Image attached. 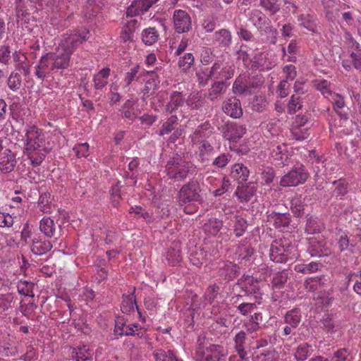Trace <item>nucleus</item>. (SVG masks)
Returning a JSON list of instances; mask_svg holds the SVG:
<instances>
[{
    "label": "nucleus",
    "instance_id": "47",
    "mask_svg": "<svg viewBox=\"0 0 361 361\" xmlns=\"http://www.w3.org/2000/svg\"><path fill=\"white\" fill-rule=\"evenodd\" d=\"M184 102V98L181 93L173 92L170 97V102L167 105V110L173 111L182 106Z\"/></svg>",
    "mask_w": 361,
    "mask_h": 361
},
{
    "label": "nucleus",
    "instance_id": "19",
    "mask_svg": "<svg viewBox=\"0 0 361 361\" xmlns=\"http://www.w3.org/2000/svg\"><path fill=\"white\" fill-rule=\"evenodd\" d=\"M327 99L332 104L334 110L338 114L341 119L347 121L348 119V114L342 111L345 106L344 97L334 92Z\"/></svg>",
    "mask_w": 361,
    "mask_h": 361
},
{
    "label": "nucleus",
    "instance_id": "34",
    "mask_svg": "<svg viewBox=\"0 0 361 361\" xmlns=\"http://www.w3.org/2000/svg\"><path fill=\"white\" fill-rule=\"evenodd\" d=\"M238 272V267L231 262H226L220 269V274L226 280L231 281L235 278Z\"/></svg>",
    "mask_w": 361,
    "mask_h": 361
},
{
    "label": "nucleus",
    "instance_id": "16",
    "mask_svg": "<svg viewBox=\"0 0 361 361\" xmlns=\"http://www.w3.org/2000/svg\"><path fill=\"white\" fill-rule=\"evenodd\" d=\"M307 251L311 257H324L331 254V250L324 241H318L316 239L310 240Z\"/></svg>",
    "mask_w": 361,
    "mask_h": 361
},
{
    "label": "nucleus",
    "instance_id": "42",
    "mask_svg": "<svg viewBox=\"0 0 361 361\" xmlns=\"http://www.w3.org/2000/svg\"><path fill=\"white\" fill-rule=\"evenodd\" d=\"M301 320V314L299 310L293 309L288 311L284 317L285 322L292 328L295 329Z\"/></svg>",
    "mask_w": 361,
    "mask_h": 361
},
{
    "label": "nucleus",
    "instance_id": "29",
    "mask_svg": "<svg viewBox=\"0 0 361 361\" xmlns=\"http://www.w3.org/2000/svg\"><path fill=\"white\" fill-rule=\"evenodd\" d=\"M249 20L258 30L264 29L266 24L268 25L269 23L265 15L257 9L252 10L249 13Z\"/></svg>",
    "mask_w": 361,
    "mask_h": 361
},
{
    "label": "nucleus",
    "instance_id": "26",
    "mask_svg": "<svg viewBox=\"0 0 361 361\" xmlns=\"http://www.w3.org/2000/svg\"><path fill=\"white\" fill-rule=\"evenodd\" d=\"M212 133L211 126L209 123H204L200 125L191 135V140L193 144H198L200 142L204 140Z\"/></svg>",
    "mask_w": 361,
    "mask_h": 361
},
{
    "label": "nucleus",
    "instance_id": "27",
    "mask_svg": "<svg viewBox=\"0 0 361 361\" xmlns=\"http://www.w3.org/2000/svg\"><path fill=\"white\" fill-rule=\"evenodd\" d=\"M39 230L46 237L53 238L56 234V225L51 218L44 217L39 222Z\"/></svg>",
    "mask_w": 361,
    "mask_h": 361
},
{
    "label": "nucleus",
    "instance_id": "54",
    "mask_svg": "<svg viewBox=\"0 0 361 361\" xmlns=\"http://www.w3.org/2000/svg\"><path fill=\"white\" fill-rule=\"evenodd\" d=\"M233 231L237 237H240L245 233L247 224V221L241 216H235L233 220Z\"/></svg>",
    "mask_w": 361,
    "mask_h": 361
},
{
    "label": "nucleus",
    "instance_id": "55",
    "mask_svg": "<svg viewBox=\"0 0 361 361\" xmlns=\"http://www.w3.org/2000/svg\"><path fill=\"white\" fill-rule=\"evenodd\" d=\"M196 75L198 82L202 85H207L210 79H214V73H212V68L209 70L207 68H201L197 71Z\"/></svg>",
    "mask_w": 361,
    "mask_h": 361
},
{
    "label": "nucleus",
    "instance_id": "50",
    "mask_svg": "<svg viewBox=\"0 0 361 361\" xmlns=\"http://www.w3.org/2000/svg\"><path fill=\"white\" fill-rule=\"evenodd\" d=\"M314 86L326 99L334 92L331 90V82L326 80H316Z\"/></svg>",
    "mask_w": 361,
    "mask_h": 361
},
{
    "label": "nucleus",
    "instance_id": "64",
    "mask_svg": "<svg viewBox=\"0 0 361 361\" xmlns=\"http://www.w3.org/2000/svg\"><path fill=\"white\" fill-rule=\"evenodd\" d=\"M293 137L297 140H302L309 137V133L306 128H302L298 126H293L291 130Z\"/></svg>",
    "mask_w": 361,
    "mask_h": 361
},
{
    "label": "nucleus",
    "instance_id": "24",
    "mask_svg": "<svg viewBox=\"0 0 361 361\" xmlns=\"http://www.w3.org/2000/svg\"><path fill=\"white\" fill-rule=\"evenodd\" d=\"M250 171L247 166L243 164H235L231 170V176L239 183L245 182L249 176Z\"/></svg>",
    "mask_w": 361,
    "mask_h": 361
},
{
    "label": "nucleus",
    "instance_id": "14",
    "mask_svg": "<svg viewBox=\"0 0 361 361\" xmlns=\"http://www.w3.org/2000/svg\"><path fill=\"white\" fill-rule=\"evenodd\" d=\"M326 18L331 21L336 20L339 16V12L345 6L336 0H322Z\"/></svg>",
    "mask_w": 361,
    "mask_h": 361
},
{
    "label": "nucleus",
    "instance_id": "59",
    "mask_svg": "<svg viewBox=\"0 0 361 361\" xmlns=\"http://www.w3.org/2000/svg\"><path fill=\"white\" fill-rule=\"evenodd\" d=\"M322 278L320 276H314L305 280L304 286L306 290L314 292L322 284Z\"/></svg>",
    "mask_w": 361,
    "mask_h": 361
},
{
    "label": "nucleus",
    "instance_id": "9",
    "mask_svg": "<svg viewBox=\"0 0 361 361\" xmlns=\"http://www.w3.org/2000/svg\"><path fill=\"white\" fill-rule=\"evenodd\" d=\"M241 288L247 295H255L256 300H258L262 294L259 281L252 276H244L240 280Z\"/></svg>",
    "mask_w": 361,
    "mask_h": 361
},
{
    "label": "nucleus",
    "instance_id": "58",
    "mask_svg": "<svg viewBox=\"0 0 361 361\" xmlns=\"http://www.w3.org/2000/svg\"><path fill=\"white\" fill-rule=\"evenodd\" d=\"M219 288L216 284L210 285L206 290L204 298L208 304H212L219 293Z\"/></svg>",
    "mask_w": 361,
    "mask_h": 361
},
{
    "label": "nucleus",
    "instance_id": "63",
    "mask_svg": "<svg viewBox=\"0 0 361 361\" xmlns=\"http://www.w3.org/2000/svg\"><path fill=\"white\" fill-rule=\"evenodd\" d=\"M140 70V66L136 65L134 67L131 68L129 71H128L123 79V85L127 87L131 84V82L135 80Z\"/></svg>",
    "mask_w": 361,
    "mask_h": 361
},
{
    "label": "nucleus",
    "instance_id": "11",
    "mask_svg": "<svg viewBox=\"0 0 361 361\" xmlns=\"http://www.w3.org/2000/svg\"><path fill=\"white\" fill-rule=\"evenodd\" d=\"M173 24L178 33L188 32L191 28V19L188 13L183 10H176L173 13Z\"/></svg>",
    "mask_w": 361,
    "mask_h": 361
},
{
    "label": "nucleus",
    "instance_id": "37",
    "mask_svg": "<svg viewBox=\"0 0 361 361\" xmlns=\"http://www.w3.org/2000/svg\"><path fill=\"white\" fill-rule=\"evenodd\" d=\"M262 314L255 313L251 317L244 322V326L247 331L250 334L257 331L259 326V322L262 321Z\"/></svg>",
    "mask_w": 361,
    "mask_h": 361
},
{
    "label": "nucleus",
    "instance_id": "32",
    "mask_svg": "<svg viewBox=\"0 0 361 361\" xmlns=\"http://www.w3.org/2000/svg\"><path fill=\"white\" fill-rule=\"evenodd\" d=\"M92 355L87 345H82L73 349L72 357L75 361H87Z\"/></svg>",
    "mask_w": 361,
    "mask_h": 361
},
{
    "label": "nucleus",
    "instance_id": "30",
    "mask_svg": "<svg viewBox=\"0 0 361 361\" xmlns=\"http://www.w3.org/2000/svg\"><path fill=\"white\" fill-rule=\"evenodd\" d=\"M228 86V85L222 80L215 82L209 90V99L212 102L216 101L220 95L223 94L226 92Z\"/></svg>",
    "mask_w": 361,
    "mask_h": 361
},
{
    "label": "nucleus",
    "instance_id": "62",
    "mask_svg": "<svg viewBox=\"0 0 361 361\" xmlns=\"http://www.w3.org/2000/svg\"><path fill=\"white\" fill-rule=\"evenodd\" d=\"M320 230L321 226L317 219L310 217V219H307L305 228V231L307 233L313 234L319 233Z\"/></svg>",
    "mask_w": 361,
    "mask_h": 361
},
{
    "label": "nucleus",
    "instance_id": "20",
    "mask_svg": "<svg viewBox=\"0 0 361 361\" xmlns=\"http://www.w3.org/2000/svg\"><path fill=\"white\" fill-rule=\"evenodd\" d=\"M285 149L286 146L284 145H274L271 149V157L279 166L283 167L289 164L288 154Z\"/></svg>",
    "mask_w": 361,
    "mask_h": 361
},
{
    "label": "nucleus",
    "instance_id": "2",
    "mask_svg": "<svg viewBox=\"0 0 361 361\" xmlns=\"http://www.w3.org/2000/svg\"><path fill=\"white\" fill-rule=\"evenodd\" d=\"M165 171L169 178L181 180L189 173H193L195 171V166L181 156L176 154L167 161Z\"/></svg>",
    "mask_w": 361,
    "mask_h": 361
},
{
    "label": "nucleus",
    "instance_id": "21",
    "mask_svg": "<svg viewBox=\"0 0 361 361\" xmlns=\"http://www.w3.org/2000/svg\"><path fill=\"white\" fill-rule=\"evenodd\" d=\"M52 247V243L49 240L34 238L32 242L31 250L36 255H42L51 250Z\"/></svg>",
    "mask_w": 361,
    "mask_h": 361
},
{
    "label": "nucleus",
    "instance_id": "57",
    "mask_svg": "<svg viewBox=\"0 0 361 361\" xmlns=\"http://www.w3.org/2000/svg\"><path fill=\"white\" fill-rule=\"evenodd\" d=\"M139 165V161L137 159H132L128 166V170L131 172V174L128 173L126 176L130 180L128 181L127 184L129 185H135L137 183L135 173L134 172Z\"/></svg>",
    "mask_w": 361,
    "mask_h": 361
},
{
    "label": "nucleus",
    "instance_id": "23",
    "mask_svg": "<svg viewBox=\"0 0 361 361\" xmlns=\"http://www.w3.org/2000/svg\"><path fill=\"white\" fill-rule=\"evenodd\" d=\"M147 78L145 80L142 92L145 95L149 96L154 93L160 82L158 76L153 71L147 72Z\"/></svg>",
    "mask_w": 361,
    "mask_h": 361
},
{
    "label": "nucleus",
    "instance_id": "49",
    "mask_svg": "<svg viewBox=\"0 0 361 361\" xmlns=\"http://www.w3.org/2000/svg\"><path fill=\"white\" fill-rule=\"evenodd\" d=\"M312 353L311 346L307 343H302L298 345L295 353V358L297 361L305 360Z\"/></svg>",
    "mask_w": 361,
    "mask_h": 361
},
{
    "label": "nucleus",
    "instance_id": "60",
    "mask_svg": "<svg viewBox=\"0 0 361 361\" xmlns=\"http://www.w3.org/2000/svg\"><path fill=\"white\" fill-rule=\"evenodd\" d=\"M8 86L13 91H17L21 86V77L18 73H11L8 79Z\"/></svg>",
    "mask_w": 361,
    "mask_h": 361
},
{
    "label": "nucleus",
    "instance_id": "17",
    "mask_svg": "<svg viewBox=\"0 0 361 361\" xmlns=\"http://www.w3.org/2000/svg\"><path fill=\"white\" fill-rule=\"evenodd\" d=\"M159 0H136L127 9L128 16H137L143 14L147 11L149 8Z\"/></svg>",
    "mask_w": 361,
    "mask_h": 361
},
{
    "label": "nucleus",
    "instance_id": "40",
    "mask_svg": "<svg viewBox=\"0 0 361 361\" xmlns=\"http://www.w3.org/2000/svg\"><path fill=\"white\" fill-rule=\"evenodd\" d=\"M166 259L171 266H176L180 262V250L178 244H174L173 247H171L168 250Z\"/></svg>",
    "mask_w": 361,
    "mask_h": 361
},
{
    "label": "nucleus",
    "instance_id": "51",
    "mask_svg": "<svg viewBox=\"0 0 361 361\" xmlns=\"http://www.w3.org/2000/svg\"><path fill=\"white\" fill-rule=\"evenodd\" d=\"M16 16L18 20L28 22L30 20V13L25 8L24 0H15Z\"/></svg>",
    "mask_w": 361,
    "mask_h": 361
},
{
    "label": "nucleus",
    "instance_id": "25",
    "mask_svg": "<svg viewBox=\"0 0 361 361\" xmlns=\"http://www.w3.org/2000/svg\"><path fill=\"white\" fill-rule=\"evenodd\" d=\"M103 6V0H87L84 8L85 17L90 19L96 16L101 11Z\"/></svg>",
    "mask_w": 361,
    "mask_h": 361
},
{
    "label": "nucleus",
    "instance_id": "4",
    "mask_svg": "<svg viewBox=\"0 0 361 361\" xmlns=\"http://www.w3.org/2000/svg\"><path fill=\"white\" fill-rule=\"evenodd\" d=\"M23 140L27 152L43 151L47 152L44 135L36 126H29L26 127Z\"/></svg>",
    "mask_w": 361,
    "mask_h": 361
},
{
    "label": "nucleus",
    "instance_id": "33",
    "mask_svg": "<svg viewBox=\"0 0 361 361\" xmlns=\"http://www.w3.org/2000/svg\"><path fill=\"white\" fill-rule=\"evenodd\" d=\"M110 74L109 68H102L94 77V85L97 90L104 87L108 83V78Z\"/></svg>",
    "mask_w": 361,
    "mask_h": 361
},
{
    "label": "nucleus",
    "instance_id": "3",
    "mask_svg": "<svg viewBox=\"0 0 361 361\" xmlns=\"http://www.w3.org/2000/svg\"><path fill=\"white\" fill-rule=\"evenodd\" d=\"M198 345L196 348L195 358L197 361H221L225 355L222 348L217 345H207L204 337H198Z\"/></svg>",
    "mask_w": 361,
    "mask_h": 361
},
{
    "label": "nucleus",
    "instance_id": "36",
    "mask_svg": "<svg viewBox=\"0 0 361 361\" xmlns=\"http://www.w3.org/2000/svg\"><path fill=\"white\" fill-rule=\"evenodd\" d=\"M222 221L215 219H209L204 224L203 229L208 235H216L222 227Z\"/></svg>",
    "mask_w": 361,
    "mask_h": 361
},
{
    "label": "nucleus",
    "instance_id": "7",
    "mask_svg": "<svg viewBox=\"0 0 361 361\" xmlns=\"http://www.w3.org/2000/svg\"><path fill=\"white\" fill-rule=\"evenodd\" d=\"M309 178V173L302 165L294 167L280 180L283 187H293L304 183Z\"/></svg>",
    "mask_w": 361,
    "mask_h": 361
},
{
    "label": "nucleus",
    "instance_id": "12",
    "mask_svg": "<svg viewBox=\"0 0 361 361\" xmlns=\"http://www.w3.org/2000/svg\"><path fill=\"white\" fill-rule=\"evenodd\" d=\"M140 329V325L137 324L127 325L125 319L122 317H117L115 321L114 332L118 336H134Z\"/></svg>",
    "mask_w": 361,
    "mask_h": 361
},
{
    "label": "nucleus",
    "instance_id": "31",
    "mask_svg": "<svg viewBox=\"0 0 361 361\" xmlns=\"http://www.w3.org/2000/svg\"><path fill=\"white\" fill-rule=\"evenodd\" d=\"M246 133V128L243 125L231 124L228 126V132L226 136L228 139L237 142Z\"/></svg>",
    "mask_w": 361,
    "mask_h": 361
},
{
    "label": "nucleus",
    "instance_id": "43",
    "mask_svg": "<svg viewBox=\"0 0 361 361\" xmlns=\"http://www.w3.org/2000/svg\"><path fill=\"white\" fill-rule=\"evenodd\" d=\"M153 356L155 361H181L171 350L166 352L164 350L157 349L154 351Z\"/></svg>",
    "mask_w": 361,
    "mask_h": 361
},
{
    "label": "nucleus",
    "instance_id": "5",
    "mask_svg": "<svg viewBox=\"0 0 361 361\" xmlns=\"http://www.w3.org/2000/svg\"><path fill=\"white\" fill-rule=\"evenodd\" d=\"M202 200L200 185L196 180H192L185 184L179 191V202L182 205L201 203Z\"/></svg>",
    "mask_w": 361,
    "mask_h": 361
},
{
    "label": "nucleus",
    "instance_id": "10",
    "mask_svg": "<svg viewBox=\"0 0 361 361\" xmlns=\"http://www.w3.org/2000/svg\"><path fill=\"white\" fill-rule=\"evenodd\" d=\"M349 39L352 43V46L355 47L356 51H352L350 54V58L351 60L343 59L342 61V66L348 71H350L353 67L356 70L361 72V49H360V44L355 41L350 35Z\"/></svg>",
    "mask_w": 361,
    "mask_h": 361
},
{
    "label": "nucleus",
    "instance_id": "56",
    "mask_svg": "<svg viewBox=\"0 0 361 361\" xmlns=\"http://www.w3.org/2000/svg\"><path fill=\"white\" fill-rule=\"evenodd\" d=\"M288 274L285 271L277 272L273 277L271 285L273 288H281L287 281Z\"/></svg>",
    "mask_w": 361,
    "mask_h": 361
},
{
    "label": "nucleus",
    "instance_id": "13",
    "mask_svg": "<svg viewBox=\"0 0 361 361\" xmlns=\"http://www.w3.org/2000/svg\"><path fill=\"white\" fill-rule=\"evenodd\" d=\"M275 66V62L271 59V56L266 52L259 53L255 55L252 60V67L259 71H268Z\"/></svg>",
    "mask_w": 361,
    "mask_h": 361
},
{
    "label": "nucleus",
    "instance_id": "46",
    "mask_svg": "<svg viewBox=\"0 0 361 361\" xmlns=\"http://www.w3.org/2000/svg\"><path fill=\"white\" fill-rule=\"evenodd\" d=\"M159 37L157 31L152 27H149L142 31V39L147 45H152L155 43Z\"/></svg>",
    "mask_w": 361,
    "mask_h": 361
},
{
    "label": "nucleus",
    "instance_id": "52",
    "mask_svg": "<svg viewBox=\"0 0 361 361\" xmlns=\"http://www.w3.org/2000/svg\"><path fill=\"white\" fill-rule=\"evenodd\" d=\"M260 5L271 15L275 14L280 9L279 0H260Z\"/></svg>",
    "mask_w": 361,
    "mask_h": 361
},
{
    "label": "nucleus",
    "instance_id": "53",
    "mask_svg": "<svg viewBox=\"0 0 361 361\" xmlns=\"http://www.w3.org/2000/svg\"><path fill=\"white\" fill-rule=\"evenodd\" d=\"M72 0H49L47 4V11L57 12L66 7Z\"/></svg>",
    "mask_w": 361,
    "mask_h": 361
},
{
    "label": "nucleus",
    "instance_id": "18",
    "mask_svg": "<svg viewBox=\"0 0 361 361\" xmlns=\"http://www.w3.org/2000/svg\"><path fill=\"white\" fill-rule=\"evenodd\" d=\"M121 116L129 120H134L140 114L137 106V100L134 99H127L120 109Z\"/></svg>",
    "mask_w": 361,
    "mask_h": 361
},
{
    "label": "nucleus",
    "instance_id": "61",
    "mask_svg": "<svg viewBox=\"0 0 361 361\" xmlns=\"http://www.w3.org/2000/svg\"><path fill=\"white\" fill-rule=\"evenodd\" d=\"M187 105L192 109H199L203 106V101L198 93L190 94L187 101Z\"/></svg>",
    "mask_w": 361,
    "mask_h": 361
},
{
    "label": "nucleus",
    "instance_id": "28",
    "mask_svg": "<svg viewBox=\"0 0 361 361\" xmlns=\"http://www.w3.org/2000/svg\"><path fill=\"white\" fill-rule=\"evenodd\" d=\"M298 21L300 26L307 29L310 32H317L316 18L314 16L309 13L300 14L298 17Z\"/></svg>",
    "mask_w": 361,
    "mask_h": 361
},
{
    "label": "nucleus",
    "instance_id": "48",
    "mask_svg": "<svg viewBox=\"0 0 361 361\" xmlns=\"http://www.w3.org/2000/svg\"><path fill=\"white\" fill-rule=\"evenodd\" d=\"M195 58L193 54L185 53L178 59V66L183 71H188L194 64Z\"/></svg>",
    "mask_w": 361,
    "mask_h": 361
},
{
    "label": "nucleus",
    "instance_id": "39",
    "mask_svg": "<svg viewBox=\"0 0 361 361\" xmlns=\"http://www.w3.org/2000/svg\"><path fill=\"white\" fill-rule=\"evenodd\" d=\"M216 42L221 47H228L231 43V32L226 29H221L214 34Z\"/></svg>",
    "mask_w": 361,
    "mask_h": 361
},
{
    "label": "nucleus",
    "instance_id": "6",
    "mask_svg": "<svg viewBox=\"0 0 361 361\" xmlns=\"http://www.w3.org/2000/svg\"><path fill=\"white\" fill-rule=\"evenodd\" d=\"M295 248L286 240H275L269 250L270 259L276 263L287 262Z\"/></svg>",
    "mask_w": 361,
    "mask_h": 361
},
{
    "label": "nucleus",
    "instance_id": "15",
    "mask_svg": "<svg viewBox=\"0 0 361 361\" xmlns=\"http://www.w3.org/2000/svg\"><path fill=\"white\" fill-rule=\"evenodd\" d=\"M222 109L228 116L237 118L243 115V109L239 99L235 97L227 99L223 104Z\"/></svg>",
    "mask_w": 361,
    "mask_h": 361
},
{
    "label": "nucleus",
    "instance_id": "41",
    "mask_svg": "<svg viewBox=\"0 0 361 361\" xmlns=\"http://www.w3.org/2000/svg\"><path fill=\"white\" fill-rule=\"evenodd\" d=\"M246 334L243 331H240L234 338L235 349L241 357L246 356L247 352L245 348Z\"/></svg>",
    "mask_w": 361,
    "mask_h": 361
},
{
    "label": "nucleus",
    "instance_id": "8",
    "mask_svg": "<svg viewBox=\"0 0 361 361\" xmlns=\"http://www.w3.org/2000/svg\"><path fill=\"white\" fill-rule=\"evenodd\" d=\"M235 68L233 63L219 60L212 66V73L214 79L229 80L234 75Z\"/></svg>",
    "mask_w": 361,
    "mask_h": 361
},
{
    "label": "nucleus",
    "instance_id": "38",
    "mask_svg": "<svg viewBox=\"0 0 361 361\" xmlns=\"http://www.w3.org/2000/svg\"><path fill=\"white\" fill-rule=\"evenodd\" d=\"M257 191V188L254 185L245 188H238L235 195L242 202H247L251 200Z\"/></svg>",
    "mask_w": 361,
    "mask_h": 361
},
{
    "label": "nucleus",
    "instance_id": "1",
    "mask_svg": "<svg viewBox=\"0 0 361 361\" xmlns=\"http://www.w3.org/2000/svg\"><path fill=\"white\" fill-rule=\"evenodd\" d=\"M90 37V32L81 28L66 33L53 51L42 55L35 66V76L43 81L56 73H62L71 65V57L75 49Z\"/></svg>",
    "mask_w": 361,
    "mask_h": 361
},
{
    "label": "nucleus",
    "instance_id": "35",
    "mask_svg": "<svg viewBox=\"0 0 361 361\" xmlns=\"http://www.w3.org/2000/svg\"><path fill=\"white\" fill-rule=\"evenodd\" d=\"M135 308L137 309L134 295H123L121 306L122 312L125 314H130L131 312H134Z\"/></svg>",
    "mask_w": 361,
    "mask_h": 361
},
{
    "label": "nucleus",
    "instance_id": "45",
    "mask_svg": "<svg viewBox=\"0 0 361 361\" xmlns=\"http://www.w3.org/2000/svg\"><path fill=\"white\" fill-rule=\"evenodd\" d=\"M269 221L273 222L276 228L281 229L287 226L289 224L288 217L283 214L273 213L269 216Z\"/></svg>",
    "mask_w": 361,
    "mask_h": 361
},
{
    "label": "nucleus",
    "instance_id": "22",
    "mask_svg": "<svg viewBox=\"0 0 361 361\" xmlns=\"http://www.w3.org/2000/svg\"><path fill=\"white\" fill-rule=\"evenodd\" d=\"M16 163L12 152L6 149L0 157V170L4 173H8L14 169Z\"/></svg>",
    "mask_w": 361,
    "mask_h": 361
},
{
    "label": "nucleus",
    "instance_id": "44",
    "mask_svg": "<svg viewBox=\"0 0 361 361\" xmlns=\"http://www.w3.org/2000/svg\"><path fill=\"white\" fill-rule=\"evenodd\" d=\"M320 265L321 264L314 262L309 264H298L295 265L294 270L298 273L309 274L317 271Z\"/></svg>",
    "mask_w": 361,
    "mask_h": 361
}]
</instances>
